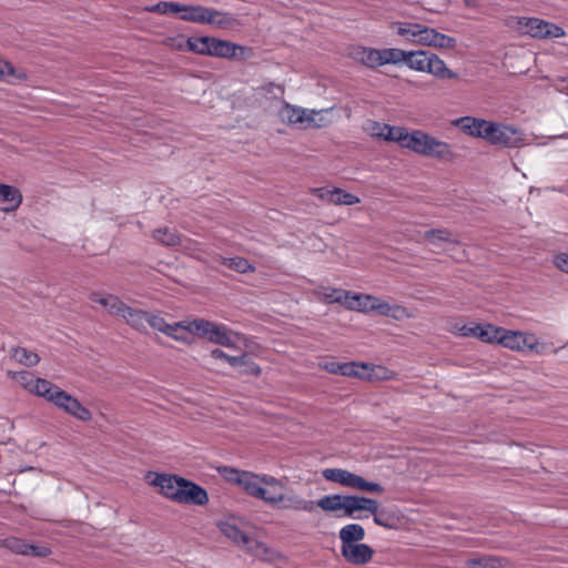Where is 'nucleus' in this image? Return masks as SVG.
<instances>
[{
	"label": "nucleus",
	"instance_id": "nucleus-15",
	"mask_svg": "<svg viewBox=\"0 0 568 568\" xmlns=\"http://www.w3.org/2000/svg\"><path fill=\"white\" fill-rule=\"evenodd\" d=\"M185 326H187V322H179L169 324L160 314L151 313L148 314L146 328L151 327L154 331L161 332L169 337H172L176 341L185 342L187 341V332Z\"/></svg>",
	"mask_w": 568,
	"mask_h": 568
},
{
	"label": "nucleus",
	"instance_id": "nucleus-31",
	"mask_svg": "<svg viewBox=\"0 0 568 568\" xmlns=\"http://www.w3.org/2000/svg\"><path fill=\"white\" fill-rule=\"evenodd\" d=\"M359 366L364 367L363 369H357V372L361 374V376H356V378L363 379V381H383L390 378V372L379 365H369L366 363H358Z\"/></svg>",
	"mask_w": 568,
	"mask_h": 568
},
{
	"label": "nucleus",
	"instance_id": "nucleus-20",
	"mask_svg": "<svg viewBox=\"0 0 568 568\" xmlns=\"http://www.w3.org/2000/svg\"><path fill=\"white\" fill-rule=\"evenodd\" d=\"M22 201L23 195L17 186L0 183V206L2 212L11 213L17 211Z\"/></svg>",
	"mask_w": 568,
	"mask_h": 568
},
{
	"label": "nucleus",
	"instance_id": "nucleus-46",
	"mask_svg": "<svg viewBox=\"0 0 568 568\" xmlns=\"http://www.w3.org/2000/svg\"><path fill=\"white\" fill-rule=\"evenodd\" d=\"M387 123H382L377 121H368L365 131L375 139L378 140H386V130H387Z\"/></svg>",
	"mask_w": 568,
	"mask_h": 568
},
{
	"label": "nucleus",
	"instance_id": "nucleus-35",
	"mask_svg": "<svg viewBox=\"0 0 568 568\" xmlns=\"http://www.w3.org/2000/svg\"><path fill=\"white\" fill-rule=\"evenodd\" d=\"M318 297L324 298L328 303H337L345 306L348 291L342 288L324 287L321 286L314 292Z\"/></svg>",
	"mask_w": 568,
	"mask_h": 568
},
{
	"label": "nucleus",
	"instance_id": "nucleus-55",
	"mask_svg": "<svg viewBox=\"0 0 568 568\" xmlns=\"http://www.w3.org/2000/svg\"><path fill=\"white\" fill-rule=\"evenodd\" d=\"M211 357L215 358V359H223V361H227V354L224 353L223 351L219 349V348H215L213 351H211L210 353Z\"/></svg>",
	"mask_w": 568,
	"mask_h": 568
},
{
	"label": "nucleus",
	"instance_id": "nucleus-32",
	"mask_svg": "<svg viewBox=\"0 0 568 568\" xmlns=\"http://www.w3.org/2000/svg\"><path fill=\"white\" fill-rule=\"evenodd\" d=\"M206 23L223 30H231L239 26V20L230 12L210 9V21Z\"/></svg>",
	"mask_w": 568,
	"mask_h": 568
},
{
	"label": "nucleus",
	"instance_id": "nucleus-21",
	"mask_svg": "<svg viewBox=\"0 0 568 568\" xmlns=\"http://www.w3.org/2000/svg\"><path fill=\"white\" fill-rule=\"evenodd\" d=\"M348 57L366 68H378V49L365 45H353L348 49Z\"/></svg>",
	"mask_w": 568,
	"mask_h": 568
},
{
	"label": "nucleus",
	"instance_id": "nucleus-2",
	"mask_svg": "<svg viewBox=\"0 0 568 568\" xmlns=\"http://www.w3.org/2000/svg\"><path fill=\"white\" fill-rule=\"evenodd\" d=\"M397 36L405 41L435 49H454L457 40L453 37L438 32L436 29L417 22H396Z\"/></svg>",
	"mask_w": 568,
	"mask_h": 568
},
{
	"label": "nucleus",
	"instance_id": "nucleus-42",
	"mask_svg": "<svg viewBox=\"0 0 568 568\" xmlns=\"http://www.w3.org/2000/svg\"><path fill=\"white\" fill-rule=\"evenodd\" d=\"M193 37L186 38L183 34H178L165 39V45L179 50V51H191V42Z\"/></svg>",
	"mask_w": 568,
	"mask_h": 568
},
{
	"label": "nucleus",
	"instance_id": "nucleus-10",
	"mask_svg": "<svg viewBox=\"0 0 568 568\" xmlns=\"http://www.w3.org/2000/svg\"><path fill=\"white\" fill-rule=\"evenodd\" d=\"M515 28L521 34L534 39L546 40L565 37V30L546 20L535 17H519L516 19Z\"/></svg>",
	"mask_w": 568,
	"mask_h": 568
},
{
	"label": "nucleus",
	"instance_id": "nucleus-39",
	"mask_svg": "<svg viewBox=\"0 0 568 568\" xmlns=\"http://www.w3.org/2000/svg\"><path fill=\"white\" fill-rule=\"evenodd\" d=\"M361 200L358 196L352 194V193H348L342 189H338V187H334L333 189V200H332V204H336V205H354V204H357L359 203Z\"/></svg>",
	"mask_w": 568,
	"mask_h": 568
},
{
	"label": "nucleus",
	"instance_id": "nucleus-44",
	"mask_svg": "<svg viewBox=\"0 0 568 568\" xmlns=\"http://www.w3.org/2000/svg\"><path fill=\"white\" fill-rule=\"evenodd\" d=\"M467 568H499L500 564L497 558L493 557H476L466 561Z\"/></svg>",
	"mask_w": 568,
	"mask_h": 568
},
{
	"label": "nucleus",
	"instance_id": "nucleus-33",
	"mask_svg": "<svg viewBox=\"0 0 568 568\" xmlns=\"http://www.w3.org/2000/svg\"><path fill=\"white\" fill-rule=\"evenodd\" d=\"M406 50L399 48L378 49V68L386 64L404 63Z\"/></svg>",
	"mask_w": 568,
	"mask_h": 568
},
{
	"label": "nucleus",
	"instance_id": "nucleus-27",
	"mask_svg": "<svg viewBox=\"0 0 568 568\" xmlns=\"http://www.w3.org/2000/svg\"><path fill=\"white\" fill-rule=\"evenodd\" d=\"M361 510L375 514L378 510V503L368 497L348 495L347 517L357 518L354 514Z\"/></svg>",
	"mask_w": 568,
	"mask_h": 568
},
{
	"label": "nucleus",
	"instance_id": "nucleus-8",
	"mask_svg": "<svg viewBox=\"0 0 568 568\" xmlns=\"http://www.w3.org/2000/svg\"><path fill=\"white\" fill-rule=\"evenodd\" d=\"M282 122L297 125L298 128H323L328 124V120L323 116V111L308 110L284 103L278 112Z\"/></svg>",
	"mask_w": 568,
	"mask_h": 568
},
{
	"label": "nucleus",
	"instance_id": "nucleus-17",
	"mask_svg": "<svg viewBox=\"0 0 568 568\" xmlns=\"http://www.w3.org/2000/svg\"><path fill=\"white\" fill-rule=\"evenodd\" d=\"M8 377H10L12 381H14L17 384H19L21 387H23L26 390H28L31 394H36L40 397H43L45 393H48V388L51 384V382L34 377V375L27 371L21 372H12L8 371Z\"/></svg>",
	"mask_w": 568,
	"mask_h": 568
},
{
	"label": "nucleus",
	"instance_id": "nucleus-43",
	"mask_svg": "<svg viewBox=\"0 0 568 568\" xmlns=\"http://www.w3.org/2000/svg\"><path fill=\"white\" fill-rule=\"evenodd\" d=\"M503 327H497L493 324H483V331L480 341L485 343H496L499 344V337L501 335Z\"/></svg>",
	"mask_w": 568,
	"mask_h": 568
},
{
	"label": "nucleus",
	"instance_id": "nucleus-18",
	"mask_svg": "<svg viewBox=\"0 0 568 568\" xmlns=\"http://www.w3.org/2000/svg\"><path fill=\"white\" fill-rule=\"evenodd\" d=\"M217 528L222 535L236 544L245 546L250 544V537L242 529V520L236 517H227L217 521Z\"/></svg>",
	"mask_w": 568,
	"mask_h": 568
},
{
	"label": "nucleus",
	"instance_id": "nucleus-57",
	"mask_svg": "<svg viewBox=\"0 0 568 568\" xmlns=\"http://www.w3.org/2000/svg\"><path fill=\"white\" fill-rule=\"evenodd\" d=\"M266 89H267L268 92H272L274 94H280V95L283 94V89H282L281 85H276V84L271 83V84H268L266 87Z\"/></svg>",
	"mask_w": 568,
	"mask_h": 568
},
{
	"label": "nucleus",
	"instance_id": "nucleus-22",
	"mask_svg": "<svg viewBox=\"0 0 568 568\" xmlns=\"http://www.w3.org/2000/svg\"><path fill=\"white\" fill-rule=\"evenodd\" d=\"M454 123L459 126L463 132L485 140L490 121L473 116H463L457 119Z\"/></svg>",
	"mask_w": 568,
	"mask_h": 568
},
{
	"label": "nucleus",
	"instance_id": "nucleus-12",
	"mask_svg": "<svg viewBox=\"0 0 568 568\" xmlns=\"http://www.w3.org/2000/svg\"><path fill=\"white\" fill-rule=\"evenodd\" d=\"M43 398L51 402L58 408L62 409L79 420L89 422L92 418L91 412L85 408L75 397L62 390L60 387L53 385L52 383L50 384L48 393H45Z\"/></svg>",
	"mask_w": 568,
	"mask_h": 568
},
{
	"label": "nucleus",
	"instance_id": "nucleus-13",
	"mask_svg": "<svg viewBox=\"0 0 568 568\" xmlns=\"http://www.w3.org/2000/svg\"><path fill=\"white\" fill-rule=\"evenodd\" d=\"M485 141L493 145L520 148L528 144L519 129L490 121Z\"/></svg>",
	"mask_w": 568,
	"mask_h": 568
},
{
	"label": "nucleus",
	"instance_id": "nucleus-28",
	"mask_svg": "<svg viewBox=\"0 0 568 568\" xmlns=\"http://www.w3.org/2000/svg\"><path fill=\"white\" fill-rule=\"evenodd\" d=\"M320 367L331 374H337L347 377L361 376L357 369H363L357 362L337 363V362H324L320 364Z\"/></svg>",
	"mask_w": 568,
	"mask_h": 568
},
{
	"label": "nucleus",
	"instance_id": "nucleus-49",
	"mask_svg": "<svg viewBox=\"0 0 568 568\" xmlns=\"http://www.w3.org/2000/svg\"><path fill=\"white\" fill-rule=\"evenodd\" d=\"M312 194H314L321 201L327 202L332 204L333 200V189L326 187H315L311 190Z\"/></svg>",
	"mask_w": 568,
	"mask_h": 568
},
{
	"label": "nucleus",
	"instance_id": "nucleus-26",
	"mask_svg": "<svg viewBox=\"0 0 568 568\" xmlns=\"http://www.w3.org/2000/svg\"><path fill=\"white\" fill-rule=\"evenodd\" d=\"M244 547L253 557L263 561L274 562L281 557L275 548L270 547L261 540L250 538V544Z\"/></svg>",
	"mask_w": 568,
	"mask_h": 568
},
{
	"label": "nucleus",
	"instance_id": "nucleus-16",
	"mask_svg": "<svg viewBox=\"0 0 568 568\" xmlns=\"http://www.w3.org/2000/svg\"><path fill=\"white\" fill-rule=\"evenodd\" d=\"M175 503L181 505L204 506L209 503V495L200 485L183 478Z\"/></svg>",
	"mask_w": 568,
	"mask_h": 568
},
{
	"label": "nucleus",
	"instance_id": "nucleus-37",
	"mask_svg": "<svg viewBox=\"0 0 568 568\" xmlns=\"http://www.w3.org/2000/svg\"><path fill=\"white\" fill-rule=\"evenodd\" d=\"M222 264L237 273L245 274L254 272L255 267L244 257H223Z\"/></svg>",
	"mask_w": 568,
	"mask_h": 568
},
{
	"label": "nucleus",
	"instance_id": "nucleus-34",
	"mask_svg": "<svg viewBox=\"0 0 568 568\" xmlns=\"http://www.w3.org/2000/svg\"><path fill=\"white\" fill-rule=\"evenodd\" d=\"M412 132H408L404 126L387 125L386 142H396L402 148L409 150Z\"/></svg>",
	"mask_w": 568,
	"mask_h": 568
},
{
	"label": "nucleus",
	"instance_id": "nucleus-23",
	"mask_svg": "<svg viewBox=\"0 0 568 568\" xmlns=\"http://www.w3.org/2000/svg\"><path fill=\"white\" fill-rule=\"evenodd\" d=\"M375 296L348 291L345 308L348 311L369 313L374 310Z\"/></svg>",
	"mask_w": 568,
	"mask_h": 568
},
{
	"label": "nucleus",
	"instance_id": "nucleus-6",
	"mask_svg": "<svg viewBox=\"0 0 568 568\" xmlns=\"http://www.w3.org/2000/svg\"><path fill=\"white\" fill-rule=\"evenodd\" d=\"M246 48L214 37H193L191 52L223 59L243 58Z\"/></svg>",
	"mask_w": 568,
	"mask_h": 568
},
{
	"label": "nucleus",
	"instance_id": "nucleus-25",
	"mask_svg": "<svg viewBox=\"0 0 568 568\" xmlns=\"http://www.w3.org/2000/svg\"><path fill=\"white\" fill-rule=\"evenodd\" d=\"M373 312L378 313L379 315L392 317L396 321H403L405 318L412 317V314L408 310L402 305H390L386 301L378 298L375 296L374 310Z\"/></svg>",
	"mask_w": 568,
	"mask_h": 568
},
{
	"label": "nucleus",
	"instance_id": "nucleus-4",
	"mask_svg": "<svg viewBox=\"0 0 568 568\" xmlns=\"http://www.w3.org/2000/svg\"><path fill=\"white\" fill-rule=\"evenodd\" d=\"M404 64L413 71L427 73L437 79L458 78L440 57L425 50L406 51Z\"/></svg>",
	"mask_w": 568,
	"mask_h": 568
},
{
	"label": "nucleus",
	"instance_id": "nucleus-47",
	"mask_svg": "<svg viewBox=\"0 0 568 568\" xmlns=\"http://www.w3.org/2000/svg\"><path fill=\"white\" fill-rule=\"evenodd\" d=\"M374 515V523L381 527L393 529L396 526V519L386 511H376Z\"/></svg>",
	"mask_w": 568,
	"mask_h": 568
},
{
	"label": "nucleus",
	"instance_id": "nucleus-24",
	"mask_svg": "<svg viewBox=\"0 0 568 568\" xmlns=\"http://www.w3.org/2000/svg\"><path fill=\"white\" fill-rule=\"evenodd\" d=\"M315 504L316 508L320 507L324 511H343V515L347 517L348 495H325L318 500H315Z\"/></svg>",
	"mask_w": 568,
	"mask_h": 568
},
{
	"label": "nucleus",
	"instance_id": "nucleus-38",
	"mask_svg": "<svg viewBox=\"0 0 568 568\" xmlns=\"http://www.w3.org/2000/svg\"><path fill=\"white\" fill-rule=\"evenodd\" d=\"M153 239L166 246H175L181 244L180 236L171 229L163 227L153 232Z\"/></svg>",
	"mask_w": 568,
	"mask_h": 568
},
{
	"label": "nucleus",
	"instance_id": "nucleus-36",
	"mask_svg": "<svg viewBox=\"0 0 568 568\" xmlns=\"http://www.w3.org/2000/svg\"><path fill=\"white\" fill-rule=\"evenodd\" d=\"M12 357L20 364L32 367L40 362V357L37 353L31 352L24 347H14L11 351Z\"/></svg>",
	"mask_w": 568,
	"mask_h": 568
},
{
	"label": "nucleus",
	"instance_id": "nucleus-45",
	"mask_svg": "<svg viewBox=\"0 0 568 568\" xmlns=\"http://www.w3.org/2000/svg\"><path fill=\"white\" fill-rule=\"evenodd\" d=\"M2 546L14 554L22 555V556L27 555L28 542H26L23 539H20L18 537H8V538L3 539Z\"/></svg>",
	"mask_w": 568,
	"mask_h": 568
},
{
	"label": "nucleus",
	"instance_id": "nucleus-51",
	"mask_svg": "<svg viewBox=\"0 0 568 568\" xmlns=\"http://www.w3.org/2000/svg\"><path fill=\"white\" fill-rule=\"evenodd\" d=\"M241 373L247 374V375H254L257 376L261 373V368L258 365H256L254 362L250 359L247 356V363L244 364L242 367H240Z\"/></svg>",
	"mask_w": 568,
	"mask_h": 568
},
{
	"label": "nucleus",
	"instance_id": "nucleus-14",
	"mask_svg": "<svg viewBox=\"0 0 568 568\" xmlns=\"http://www.w3.org/2000/svg\"><path fill=\"white\" fill-rule=\"evenodd\" d=\"M145 478L151 486L158 488L159 494L174 503L176 501L183 477L165 473L149 471Z\"/></svg>",
	"mask_w": 568,
	"mask_h": 568
},
{
	"label": "nucleus",
	"instance_id": "nucleus-1",
	"mask_svg": "<svg viewBox=\"0 0 568 568\" xmlns=\"http://www.w3.org/2000/svg\"><path fill=\"white\" fill-rule=\"evenodd\" d=\"M217 471L227 483L240 486L247 495L272 507L308 514L314 513L316 509L315 500L306 499L294 489H288L283 480L274 476L255 474L227 466L219 467Z\"/></svg>",
	"mask_w": 568,
	"mask_h": 568
},
{
	"label": "nucleus",
	"instance_id": "nucleus-9",
	"mask_svg": "<svg viewBox=\"0 0 568 568\" xmlns=\"http://www.w3.org/2000/svg\"><path fill=\"white\" fill-rule=\"evenodd\" d=\"M325 480L365 493L382 494L384 487L375 481H367L362 476L343 468H325L322 471Z\"/></svg>",
	"mask_w": 568,
	"mask_h": 568
},
{
	"label": "nucleus",
	"instance_id": "nucleus-19",
	"mask_svg": "<svg viewBox=\"0 0 568 568\" xmlns=\"http://www.w3.org/2000/svg\"><path fill=\"white\" fill-rule=\"evenodd\" d=\"M341 554L347 562L363 566L372 560L374 550L366 544L357 542L341 547Z\"/></svg>",
	"mask_w": 568,
	"mask_h": 568
},
{
	"label": "nucleus",
	"instance_id": "nucleus-41",
	"mask_svg": "<svg viewBox=\"0 0 568 568\" xmlns=\"http://www.w3.org/2000/svg\"><path fill=\"white\" fill-rule=\"evenodd\" d=\"M424 239L433 245H439L440 243L450 242V232L446 229L429 230L424 233Z\"/></svg>",
	"mask_w": 568,
	"mask_h": 568
},
{
	"label": "nucleus",
	"instance_id": "nucleus-52",
	"mask_svg": "<svg viewBox=\"0 0 568 568\" xmlns=\"http://www.w3.org/2000/svg\"><path fill=\"white\" fill-rule=\"evenodd\" d=\"M474 323L470 324H456L454 326V332L456 335L462 337H470L471 326Z\"/></svg>",
	"mask_w": 568,
	"mask_h": 568
},
{
	"label": "nucleus",
	"instance_id": "nucleus-48",
	"mask_svg": "<svg viewBox=\"0 0 568 568\" xmlns=\"http://www.w3.org/2000/svg\"><path fill=\"white\" fill-rule=\"evenodd\" d=\"M27 548L26 556L43 558L51 555V549L47 546L28 544Z\"/></svg>",
	"mask_w": 568,
	"mask_h": 568
},
{
	"label": "nucleus",
	"instance_id": "nucleus-7",
	"mask_svg": "<svg viewBox=\"0 0 568 568\" xmlns=\"http://www.w3.org/2000/svg\"><path fill=\"white\" fill-rule=\"evenodd\" d=\"M185 328L187 335L196 334L200 337L207 338L210 342L225 347H232L236 342V334L223 324H216L205 320H194L187 322Z\"/></svg>",
	"mask_w": 568,
	"mask_h": 568
},
{
	"label": "nucleus",
	"instance_id": "nucleus-5",
	"mask_svg": "<svg viewBox=\"0 0 568 568\" xmlns=\"http://www.w3.org/2000/svg\"><path fill=\"white\" fill-rule=\"evenodd\" d=\"M409 151L442 162H452L455 159V152L449 143L422 130L412 131Z\"/></svg>",
	"mask_w": 568,
	"mask_h": 568
},
{
	"label": "nucleus",
	"instance_id": "nucleus-29",
	"mask_svg": "<svg viewBox=\"0 0 568 568\" xmlns=\"http://www.w3.org/2000/svg\"><path fill=\"white\" fill-rule=\"evenodd\" d=\"M180 18L187 22L204 24L210 21V8L203 6H181Z\"/></svg>",
	"mask_w": 568,
	"mask_h": 568
},
{
	"label": "nucleus",
	"instance_id": "nucleus-3",
	"mask_svg": "<svg viewBox=\"0 0 568 568\" xmlns=\"http://www.w3.org/2000/svg\"><path fill=\"white\" fill-rule=\"evenodd\" d=\"M90 301L101 305L110 315L123 318L133 329L146 333L148 311L132 307L115 295L99 292L91 293Z\"/></svg>",
	"mask_w": 568,
	"mask_h": 568
},
{
	"label": "nucleus",
	"instance_id": "nucleus-40",
	"mask_svg": "<svg viewBox=\"0 0 568 568\" xmlns=\"http://www.w3.org/2000/svg\"><path fill=\"white\" fill-rule=\"evenodd\" d=\"M181 3L173 1H160L151 6L148 10L160 14H179L181 11Z\"/></svg>",
	"mask_w": 568,
	"mask_h": 568
},
{
	"label": "nucleus",
	"instance_id": "nucleus-11",
	"mask_svg": "<svg viewBox=\"0 0 568 568\" xmlns=\"http://www.w3.org/2000/svg\"><path fill=\"white\" fill-rule=\"evenodd\" d=\"M499 345L511 351L531 352L537 355H542L547 352L546 344L540 343L535 334L505 328L501 331Z\"/></svg>",
	"mask_w": 568,
	"mask_h": 568
},
{
	"label": "nucleus",
	"instance_id": "nucleus-30",
	"mask_svg": "<svg viewBox=\"0 0 568 568\" xmlns=\"http://www.w3.org/2000/svg\"><path fill=\"white\" fill-rule=\"evenodd\" d=\"M341 547L361 542L365 538V529L359 524H347L339 529Z\"/></svg>",
	"mask_w": 568,
	"mask_h": 568
},
{
	"label": "nucleus",
	"instance_id": "nucleus-54",
	"mask_svg": "<svg viewBox=\"0 0 568 568\" xmlns=\"http://www.w3.org/2000/svg\"><path fill=\"white\" fill-rule=\"evenodd\" d=\"M14 68L11 63L0 58V78H4L7 75H13Z\"/></svg>",
	"mask_w": 568,
	"mask_h": 568
},
{
	"label": "nucleus",
	"instance_id": "nucleus-56",
	"mask_svg": "<svg viewBox=\"0 0 568 568\" xmlns=\"http://www.w3.org/2000/svg\"><path fill=\"white\" fill-rule=\"evenodd\" d=\"M481 331H483V324L474 323L471 326L470 337H476V338L480 339Z\"/></svg>",
	"mask_w": 568,
	"mask_h": 568
},
{
	"label": "nucleus",
	"instance_id": "nucleus-50",
	"mask_svg": "<svg viewBox=\"0 0 568 568\" xmlns=\"http://www.w3.org/2000/svg\"><path fill=\"white\" fill-rule=\"evenodd\" d=\"M552 262L558 270L568 273V253H559L555 255Z\"/></svg>",
	"mask_w": 568,
	"mask_h": 568
},
{
	"label": "nucleus",
	"instance_id": "nucleus-53",
	"mask_svg": "<svg viewBox=\"0 0 568 568\" xmlns=\"http://www.w3.org/2000/svg\"><path fill=\"white\" fill-rule=\"evenodd\" d=\"M226 363L231 365L232 367H242L244 364L247 363V355L242 354L241 356H227Z\"/></svg>",
	"mask_w": 568,
	"mask_h": 568
}]
</instances>
